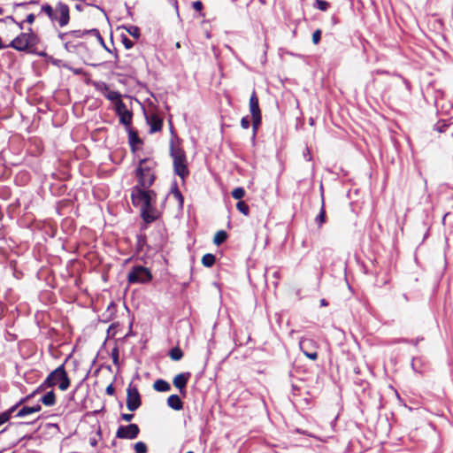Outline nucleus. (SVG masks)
Listing matches in <instances>:
<instances>
[{"instance_id":"obj_7","label":"nucleus","mask_w":453,"mask_h":453,"mask_svg":"<svg viewBox=\"0 0 453 453\" xmlns=\"http://www.w3.org/2000/svg\"><path fill=\"white\" fill-rule=\"evenodd\" d=\"M150 271L142 265L134 266L127 274V281L130 284H144L151 280Z\"/></svg>"},{"instance_id":"obj_43","label":"nucleus","mask_w":453,"mask_h":453,"mask_svg":"<svg viewBox=\"0 0 453 453\" xmlns=\"http://www.w3.org/2000/svg\"><path fill=\"white\" fill-rule=\"evenodd\" d=\"M134 418L133 414L123 413L121 418L127 422L130 421Z\"/></svg>"},{"instance_id":"obj_42","label":"nucleus","mask_w":453,"mask_h":453,"mask_svg":"<svg viewBox=\"0 0 453 453\" xmlns=\"http://www.w3.org/2000/svg\"><path fill=\"white\" fill-rule=\"evenodd\" d=\"M35 14L33 13H30L27 16V19H26V21L28 23V24H33L35 22Z\"/></svg>"},{"instance_id":"obj_46","label":"nucleus","mask_w":453,"mask_h":453,"mask_svg":"<svg viewBox=\"0 0 453 453\" xmlns=\"http://www.w3.org/2000/svg\"><path fill=\"white\" fill-rule=\"evenodd\" d=\"M82 36H72V40L76 42L77 39L81 38Z\"/></svg>"},{"instance_id":"obj_9","label":"nucleus","mask_w":453,"mask_h":453,"mask_svg":"<svg viewBox=\"0 0 453 453\" xmlns=\"http://www.w3.org/2000/svg\"><path fill=\"white\" fill-rule=\"evenodd\" d=\"M141 405L142 399L137 388L132 384H129L127 388V408L130 411H134Z\"/></svg>"},{"instance_id":"obj_32","label":"nucleus","mask_w":453,"mask_h":453,"mask_svg":"<svg viewBox=\"0 0 453 453\" xmlns=\"http://www.w3.org/2000/svg\"><path fill=\"white\" fill-rule=\"evenodd\" d=\"M315 7L320 11L326 12L329 7V3L325 0H315Z\"/></svg>"},{"instance_id":"obj_2","label":"nucleus","mask_w":453,"mask_h":453,"mask_svg":"<svg viewBox=\"0 0 453 453\" xmlns=\"http://www.w3.org/2000/svg\"><path fill=\"white\" fill-rule=\"evenodd\" d=\"M156 162L152 159L144 158L140 160L136 169V177L138 185L143 188H149L156 179L155 175Z\"/></svg>"},{"instance_id":"obj_10","label":"nucleus","mask_w":453,"mask_h":453,"mask_svg":"<svg viewBox=\"0 0 453 453\" xmlns=\"http://www.w3.org/2000/svg\"><path fill=\"white\" fill-rule=\"evenodd\" d=\"M116 114L119 116V123L126 127H129L132 123L133 113L127 109L123 101L118 102L115 106Z\"/></svg>"},{"instance_id":"obj_24","label":"nucleus","mask_w":453,"mask_h":453,"mask_svg":"<svg viewBox=\"0 0 453 453\" xmlns=\"http://www.w3.org/2000/svg\"><path fill=\"white\" fill-rule=\"evenodd\" d=\"M326 210H325L324 201H322V206L319 211V213L315 218V222L318 225L319 228H320L322 226V225L326 222Z\"/></svg>"},{"instance_id":"obj_37","label":"nucleus","mask_w":453,"mask_h":453,"mask_svg":"<svg viewBox=\"0 0 453 453\" xmlns=\"http://www.w3.org/2000/svg\"><path fill=\"white\" fill-rule=\"evenodd\" d=\"M241 126L242 128L247 129L250 127V119L248 117H243L241 119Z\"/></svg>"},{"instance_id":"obj_4","label":"nucleus","mask_w":453,"mask_h":453,"mask_svg":"<svg viewBox=\"0 0 453 453\" xmlns=\"http://www.w3.org/2000/svg\"><path fill=\"white\" fill-rule=\"evenodd\" d=\"M46 387L58 386V388L62 391H65L70 386V380L65 370L64 365H59L54 371H52L43 384Z\"/></svg>"},{"instance_id":"obj_25","label":"nucleus","mask_w":453,"mask_h":453,"mask_svg":"<svg viewBox=\"0 0 453 453\" xmlns=\"http://www.w3.org/2000/svg\"><path fill=\"white\" fill-rule=\"evenodd\" d=\"M226 238H227L226 233L224 230H219L216 233L214 239H213V242L216 245H220L226 240Z\"/></svg>"},{"instance_id":"obj_34","label":"nucleus","mask_w":453,"mask_h":453,"mask_svg":"<svg viewBox=\"0 0 453 453\" xmlns=\"http://www.w3.org/2000/svg\"><path fill=\"white\" fill-rule=\"evenodd\" d=\"M172 193H173V195L174 198H175L176 200H178V202H179L180 205V206H182V204H183V196H182L181 193L178 190V188H175L172 191Z\"/></svg>"},{"instance_id":"obj_45","label":"nucleus","mask_w":453,"mask_h":453,"mask_svg":"<svg viewBox=\"0 0 453 453\" xmlns=\"http://www.w3.org/2000/svg\"><path fill=\"white\" fill-rule=\"evenodd\" d=\"M320 305L321 306H326L327 305V302L325 299H321L320 300Z\"/></svg>"},{"instance_id":"obj_14","label":"nucleus","mask_w":453,"mask_h":453,"mask_svg":"<svg viewBox=\"0 0 453 453\" xmlns=\"http://www.w3.org/2000/svg\"><path fill=\"white\" fill-rule=\"evenodd\" d=\"M146 120L148 125L150 126V132L156 133L162 129L163 127V119L158 117L157 114L146 115Z\"/></svg>"},{"instance_id":"obj_16","label":"nucleus","mask_w":453,"mask_h":453,"mask_svg":"<svg viewBox=\"0 0 453 453\" xmlns=\"http://www.w3.org/2000/svg\"><path fill=\"white\" fill-rule=\"evenodd\" d=\"M190 373L185 372V373H179L176 375L173 379V385L180 390V393L183 392L184 388H186V385L189 380Z\"/></svg>"},{"instance_id":"obj_6","label":"nucleus","mask_w":453,"mask_h":453,"mask_svg":"<svg viewBox=\"0 0 453 453\" xmlns=\"http://www.w3.org/2000/svg\"><path fill=\"white\" fill-rule=\"evenodd\" d=\"M86 34H93L98 37V39L103 42V38L99 35V32L96 29H91L87 31H81V30H73L65 33L59 34V38L65 44V48L66 50L70 52H73L76 50V42L72 40V36H83Z\"/></svg>"},{"instance_id":"obj_1","label":"nucleus","mask_w":453,"mask_h":453,"mask_svg":"<svg viewBox=\"0 0 453 453\" xmlns=\"http://www.w3.org/2000/svg\"><path fill=\"white\" fill-rule=\"evenodd\" d=\"M131 198L134 206L140 207L142 216L147 222H151L157 218V211L154 208L156 193L149 188H143L136 185L133 188Z\"/></svg>"},{"instance_id":"obj_11","label":"nucleus","mask_w":453,"mask_h":453,"mask_svg":"<svg viewBox=\"0 0 453 453\" xmlns=\"http://www.w3.org/2000/svg\"><path fill=\"white\" fill-rule=\"evenodd\" d=\"M140 429L136 424H129L127 426H120L116 433V437L119 439L133 440L139 434Z\"/></svg>"},{"instance_id":"obj_31","label":"nucleus","mask_w":453,"mask_h":453,"mask_svg":"<svg viewBox=\"0 0 453 453\" xmlns=\"http://www.w3.org/2000/svg\"><path fill=\"white\" fill-rule=\"evenodd\" d=\"M245 196V190L242 188H236L232 191V196L234 199L241 200Z\"/></svg>"},{"instance_id":"obj_47","label":"nucleus","mask_w":453,"mask_h":453,"mask_svg":"<svg viewBox=\"0 0 453 453\" xmlns=\"http://www.w3.org/2000/svg\"><path fill=\"white\" fill-rule=\"evenodd\" d=\"M3 13V9L0 8V15Z\"/></svg>"},{"instance_id":"obj_19","label":"nucleus","mask_w":453,"mask_h":453,"mask_svg":"<svg viewBox=\"0 0 453 453\" xmlns=\"http://www.w3.org/2000/svg\"><path fill=\"white\" fill-rule=\"evenodd\" d=\"M41 12H44L52 22H56V19H57L56 7L53 8L51 5L45 4L42 6Z\"/></svg>"},{"instance_id":"obj_3","label":"nucleus","mask_w":453,"mask_h":453,"mask_svg":"<svg viewBox=\"0 0 453 453\" xmlns=\"http://www.w3.org/2000/svg\"><path fill=\"white\" fill-rule=\"evenodd\" d=\"M170 155L173 157L174 173L184 180L189 174L185 151L172 142Z\"/></svg>"},{"instance_id":"obj_20","label":"nucleus","mask_w":453,"mask_h":453,"mask_svg":"<svg viewBox=\"0 0 453 453\" xmlns=\"http://www.w3.org/2000/svg\"><path fill=\"white\" fill-rule=\"evenodd\" d=\"M153 388L158 392H166L171 388L170 384L164 380H157L153 384Z\"/></svg>"},{"instance_id":"obj_22","label":"nucleus","mask_w":453,"mask_h":453,"mask_svg":"<svg viewBox=\"0 0 453 453\" xmlns=\"http://www.w3.org/2000/svg\"><path fill=\"white\" fill-rule=\"evenodd\" d=\"M127 129L128 132L129 143L132 146V148L134 149L135 144L141 143V140H140L137 133L135 131H134L133 129H131L130 127H127Z\"/></svg>"},{"instance_id":"obj_23","label":"nucleus","mask_w":453,"mask_h":453,"mask_svg":"<svg viewBox=\"0 0 453 453\" xmlns=\"http://www.w3.org/2000/svg\"><path fill=\"white\" fill-rule=\"evenodd\" d=\"M104 96L111 102L114 103L115 106L117 105L118 102L122 101L120 99L121 95L118 91L110 89L107 93H104Z\"/></svg>"},{"instance_id":"obj_15","label":"nucleus","mask_w":453,"mask_h":453,"mask_svg":"<svg viewBox=\"0 0 453 453\" xmlns=\"http://www.w3.org/2000/svg\"><path fill=\"white\" fill-rule=\"evenodd\" d=\"M36 393V391H35L33 394L27 395V397L25 398H22L18 403H16L15 405H13L12 407H11L10 409H8L7 411L0 413V426L4 424L5 422H7L10 418H11V416L12 414L17 410L18 406L21 403H23L24 402H26L27 399L31 398Z\"/></svg>"},{"instance_id":"obj_41","label":"nucleus","mask_w":453,"mask_h":453,"mask_svg":"<svg viewBox=\"0 0 453 453\" xmlns=\"http://www.w3.org/2000/svg\"><path fill=\"white\" fill-rule=\"evenodd\" d=\"M7 19H10V20H12V22H14V23H15V24L19 27V29H21V30H22V29L24 28V27H23L24 21L17 22V21L14 19V18H13V17H12V16L7 17Z\"/></svg>"},{"instance_id":"obj_44","label":"nucleus","mask_w":453,"mask_h":453,"mask_svg":"<svg viewBox=\"0 0 453 453\" xmlns=\"http://www.w3.org/2000/svg\"><path fill=\"white\" fill-rule=\"evenodd\" d=\"M29 4H38V1L37 0H31L29 2ZM27 4H28V3H19V4H17L16 6L26 7Z\"/></svg>"},{"instance_id":"obj_18","label":"nucleus","mask_w":453,"mask_h":453,"mask_svg":"<svg viewBox=\"0 0 453 453\" xmlns=\"http://www.w3.org/2000/svg\"><path fill=\"white\" fill-rule=\"evenodd\" d=\"M41 409H42V407L40 404H36L34 406H24L17 412L16 416L20 417V418L25 417V416L38 412L41 411Z\"/></svg>"},{"instance_id":"obj_27","label":"nucleus","mask_w":453,"mask_h":453,"mask_svg":"<svg viewBox=\"0 0 453 453\" xmlns=\"http://www.w3.org/2000/svg\"><path fill=\"white\" fill-rule=\"evenodd\" d=\"M93 86L96 88V90L99 91L104 96V93H107L110 90L109 86L104 82L96 81V82L93 83Z\"/></svg>"},{"instance_id":"obj_38","label":"nucleus","mask_w":453,"mask_h":453,"mask_svg":"<svg viewBox=\"0 0 453 453\" xmlns=\"http://www.w3.org/2000/svg\"><path fill=\"white\" fill-rule=\"evenodd\" d=\"M111 357L114 365H117L119 361V350L117 349H112Z\"/></svg>"},{"instance_id":"obj_17","label":"nucleus","mask_w":453,"mask_h":453,"mask_svg":"<svg viewBox=\"0 0 453 453\" xmlns=\"http://www.w3.org/2000/svg\"><path fill=\"white\" fill-rule=\"evenodd\" d=\"M167 404L175 411H180L183 408V403L177 395H171L167 399Z\"/></svg>"},{"instance_id":"obj_29","label":"nucleus","mask_w":453,"mask_h":453,"mask_svg":"<svg viewBox=\"0 0 453 453\" xmlns=\"http://www.w3.org/2000/svg\"><path fill=\"white\" fill-rule=\"evenodd\" d=\"M236 208L241 213H242L245 216H248L250 213V208L244 201H239L236 203Z\"/></svg>"},{"instance_id":"obj_5","label":"nucleus","mask_w":453,"mask_h":453,"mask_svg":"<svg viewBox=\"0 0 453 453\" xmlns=\"http://www.w3.org/2000/svg\"><path fill=\"white\" fill-rule=\"evenodd\" d=\"M37 43V37L29 28V32L21 33L16 36L8 45L18 51H27Z\"/></svg>"},{"instance_id":"obj_36","label":"nucleus","mask_w":453,"mask_h":453,"mask_svg":"<svg viewBox=\"0 0 453 453\" xmlns=\"http://www.w3.org/2000/svg\"><path fill=\"white\" fill-rule=\"evenodd\" d=\"M122 42L126 49H131L134 46V42L129 40L127 36H122Z\"/></svg>"},{"instance_id":"obj_13","label":"nucleus","mask_w":453,"mask_h":453,"mask_svg":"<svg viewBox=\"0 0 453 453\" xmlns=\"http://www.w3.org/2000/svg\"><path fill=\"white\" fill-rule=\"evenodd\" d=\"M299 346L303 353L311 360L318 358V352L316 350L317 345L314 341L311 339H303L299 342Z\"/></svg>"},{"instance_id":"obj_40","label":"nucleus","mask_w":453,"mask_h":453,"mask_svg":"<svg viewBox=\"0 0 453 453\" xmlns=\"http://www.w3.org/2000/svg\"><path fill=\"white\" fill-rule=\"evenodd\" d=\"M105 392H106V394H107V395H114L115 388H114V387L112 386V384H110V385L106 388Z\"/></svg>"},{"instance_id":"obj_30","label":"nucleus","mask_w":453,"mask_h":453,"mask_svg":"<svg viewBox=\"0 0 453 453\" xmlns=\"http://www.w3.org/2000/svg\"><path fill=\"white\" fill-rule=\"evenodd\" d=\"M169 356L173 360H180L183 357V352L179 348H173L170 350Z\"/></svg>"},{"instance_id":"obj_35","label":"nucleus","mask_w":453,"mask_h":453,"mask_svg":"<svg viewBox=\"0 0 453 453\" xmlns=\"http://www.w3.org/2000/svg\"><path fill=\"white\" fill-rule=\"evenodd\" d=\"M321 39V30L317 29L312 34V42L314 44H318L320 42Z\"/></svg>"},{"instance_id":"obj_28","label":"nucleus","mask_w":453,"mask_h":453,"mask_svg":"<svg viewBox=\"0 0 453 453\" xmlns=\"http://www.w3.org/2000/svg\"><path fill=\"white\" fill-rule=\"evenodd\" d=\"M127 32L135 39L140 37V29L136 26L130 25L128 27H124Z\"/></svg>"},{"instance_id":"obj_26","label":"nucleus","mask_w":453,"mask_h":453,"mask_svg":"<svg viewBox=\"0 0 453 453\" xmlns=\"http://www.w3.org/2000/svg\"><path fill=\"white\" fill-rule=\"evenodd\" d=\"M215 263V256L212 255V254H205L203 255V257H202V264L206 266V267H211L214 265Z\"/></svg>"},{"instance_id":"obj_8","label":"nucleus","mask_w":453,"mask_h":453,"mask_svg":"<svg viewBox=\"0 0 453 453\" xmlns=\"http://www.w3.org/2000/svg\"><path fill=\"white\" fill-rule=\"evenodd\" d=\"M250 111L252 117V127L254 135L257 133V130L261 124V111L258 104V97L255 91L252 92L250 98Z\"/></svg>"},{"instance_id":"obj_48","label":"nucleus","mask_w":453,"mask_h":453,"mask_svg":"<svg viewBox=\"0 0 453 453\" xmlns=\"http://www.w3.org/2000/svg\"><path fill=\"white\" fill-rule=\"evenodd\" d=\"M262 4H265V1L264 0H259Z\"/></svg>"},{"instance_id":"obj_12","label":"nucleus","mask_w":453,"mask_h":453,"mask_svg":"<svg viewBox=\"0 0 453 453\" xmlns=\"http://www.w3.org/2000/svg\"><path fill=\"white\" fill-rule=\"evenodd\" d=\"M56 22L61 27H65L70 21V10L67 4L58 2L56 4Z\"/></svg>"},{"instance_id":"obj_33","label":"nucleus","mask_w":453,"mask_h":453,"mask_svg":"<svg viewBox=\"0 0 453 453\" xmlns=\"http://www.w3.org/2000/svg\"><path fill=\"white\" fill-rule=\"evenodd\" d=\"M134 450L136 453H146L148 450V448L144 442L138 441L134 444Z\"/></svg>"},{"instance_id":"obj_21","label":"nucleus","mask_w":453,"mask_h":453,"mask_svg":"<svg viewBox=\"0 0 453 453\" xmlns=\"http://www.w3.org/2000/svg\"><path fill=\"white\" fill-rule=\"evenodd\" d=\"M41 402L46 406H53L56 403V396L53 391H50L45 394L42 398Z\"/></svg>"},{"instance_id":"obj_39","label":"nucleus","mask_w":453,"mask_h":453,"mask_svg":"<svg viewBox=\"0 0 453 453\" xmlns=\"http://www.w3.org/2000/svg\"><path fill=\"white\" fill-rule=\"evenodd\" d=\"M193 5V8L197 11V12H201L202 9H203V4L201 1H196L192 4Z\"/></svg>"}]
</instances>
